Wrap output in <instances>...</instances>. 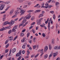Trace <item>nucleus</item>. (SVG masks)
Here are the masks:
<instances>
[{
  "label": "nucleus",
  "instance_id": "obj_1",
  "mask_svg": "<svg viewBox=\"0 0 60 60\" xmlns=\"http://www.w3.org/2000/svg\"><path fill=\"white\" fill-rule=\"evenodd\" d=\"M30 14L29 13L28 14V16H26L24 18V19H29V18L31 17V15H30Z\"/></svg>",
  "mask_w": 60,
  "mask_h": 60
},
{
  "label": "nucleus",
  "instance_id": "obj_2",
  "mask_svg": "<svg viewBox=\"0 0 60 60\" xmlns=\"http://www.w3.org/2000/svg\"><path fill=\"white\" fill-rule=\"evenodd\" d=\"M22 52L21 50H20L19 51V53H17L16 55V56H20L21 55V54Z\"/></svg>",
  "mask_w": 60,
  "mask_h": 60
},
{
  "label": "nucleus",
  "instance_id": "obj_3",
  "mask_svg": "<svg viewBox=\"0 0 60 60\" xmlns=\"http://www.w3.org/2000/svg\"><path fill=\"white\" fill-rule=\"evenodd\" d=\"M17 26L16 25H15L14 27L12 29V30L13 31V32H16V29H17Z\"/></svg>",
  "mask_w": 60,
  "mask_h": 60
},
{
  "label": "nucleus",
  "instance_id": "obj_4",
  "mask_svg": "<svg viewBox=\"0 0 60 60\" xmlns=\"http://www.w3.org/2000/svg\"><path fill=\"white\" fill-rule=\"evenodd\" d=\"M25 12V11L23 10H21V11H20V13H21V14H20V15H23V14H24Z\"/></svg>",
  "mask_w": 60,
  "mask_h": 60
},
{
  "label": "nucleus",
  "instance_id": "obj_5",
  "mask_svg": "<svg viewBox=\"0 0 60 60\" xmlns=\"http://www.w3.org/2000/svg\"><path fill=\"white\" fill-rule=\"evenodd\" d=\"M14 22H15L14 21H13L12 20H11V22L10 23L9 25H11H11H12L14 23Z\"/></svg>",
  "mask_w": 60,
  "mask_h": 60
},
{
  "label": "nucleus",
  "instance_id": "obj_6",
  "mask_svg": "<svg viewBox=\"0 0 60 60\" xmlns=\"http://www.w3.org/2000/svg\"><path fill=\"white\" fill-rule=\"evenodd\" d=\"M4 8V6L3 5H1L0 7V10H3Z\"/></svg>",
  "mask_w": 60,
  "mask_h": 60
},
{
  "label": "nucleus",
  "instance_id": "obj_7",
  "mask_svg": "<svg viewBox=\"0 0 60 60\" xmlns=\"http://www.w3.org/2000/svg\"><path fill=\"white\" fill-rule=\"evenodd\" d=\"M43 49H42L41 50L40 52V53H41L40 56H42V55L43 54Z\"/></svg>",
  "mask_w": 60,
  "mask_h": 60
},
{
  "label": "nucleus",
  "instance_id": "obj_8",
  "mask_svg": "<svg viewBox=\"0 0 60 60\" xmlns=\"http://www.w3.org/2000/svg\"><path fill=\"white\" fill-rule=\"evenodd\" d=\"M16 48H14L12 50V52L13 53H14V52H16Z\"/></svg>",
  "mask_w": 60,
  "mask_h": 60
},
{
  "label": "nucleus",
  "instance_id": "obj_9",
  "mask_svg": "<svg viewBox=\"0 0 60 60\" xmlns=\"http://www.w3.org/2000/svg\"><path fill=\"white\" fill-rule=\"evenodd\" d=\"M48 49V46H46V47H45L44 49V52H46L47 51V49Z\"/></svg>",
  "mask_w": 60,
  "mask_h": 60
},
{
  "label": "nucleus",
  "instance_id": "obj_10",
  "mask_svg": "<svg viewBox=\"0 0 60 60\" xmlns=\"http://www.w3.org/2000/svg\"><path fill=\"white\" fill-rule=\"evenodd\" d=\"M10 23L9 22H8V21H7L4 22V26H5V25H7V24H9Z\"/></svg>",
  "mask_w": 60,
  "mask_h": 60
},
{
  "label": "nucleus",
  "instance_id": "obj_11",
  "mask_svg": "<svg viewBox=\"0 0 60 60\" xmlns=\"http://www.w3.org/2000/svg\"><path fill=\"white\" fill-rule=\"evenodd\" d=\"M59 48H58V46H55L54 48V49H58Z\"/></svg>",
  "mask_w": 60,
  "mask_h": 60
},
{
  "label": "nucleus",
  "instance_id": "obj_12",
  "mask_svg": "<svg viewBox=\"0 0 60 60\" xmlns=\"http://www.w3.org/2000/svg\"><path fill=\"white\" fill-rule=\"evenodd\" d=\"M9 39L10 41V40H12L13 39V37H12V36H11L9 38Z\"/></svg>",
  "mask_w": 60,
  "mask_h": 60
},
{
  "label": "nucleus",
  "instance_id": "obj_13",
  "mask_svg": "<svg viewBox=\"0 0 60 60\" xmlns=\"http://www.w3.org/2000/svg\"><path fill=\"white\" fill-rule=\"evenodd\" d=\"M26 21V19H24V18L23 19V21L22 22V23H25Z\"/></svg>",
  "mask_w": 60,
  "mask_h": 60
},
{
  "label": "nucleus",
  "instance_id": "obj_14",
  "mask_svg": "<svg viewBox=\"0 0 60 60\" xmlns=\"http://www.w3.org/2000/svg\"><path fill=\"white\" fill-rule=\"evenodd\" d=\"M19 12L17 10H16L15 12V14H16V15H18V14H19Z\"/></svg>",
  "mask_w": 60,
  "mask_h": 60
},
{
  "label": "nucleus",
  "instance_id": "obj_15",
  "mask_svg": "<svg viewBox=\"0 0 60 60\" xmlns=\"http://www.w3.org/2000/svg\"><path fill=\"white\" fill-rule=\"evenodd\" d=\"M26 38H24L23 39H22L21 41V42H24L25 41V40Z\"/></svg>",
  "mask_w": 60,
  "mask_h": 60
},
{
  "label": "nucleus",
  "instance_id": "obj_16",
  "mask_svg": "<svg viewBox=\"0 0 60 60\" xmlns=\"http://www.w3.org/2000/svg\"><path fill=\"white\" fill-rule=\"evenodd\" d=\"M14 12L13 10L12 9L11 10L10 12V14H12Z\"/></svg>",
  "mask_w": 60,
  "mask_h": 60
},
{
  "label": "nucleus",
  "instance_id": "obj_17",
  "mask_svg": "<svg viewBox=\"0 0 60 60\" xmlns=\"http://www.w3.org/2000/svg\"><path fill=\"white\" fill-rule=\"evenodd\" d=\"M24 36V33H21V34L20 35V36H21V37H23Z\"/></svg>",
  "mask_w": 60,
  "mask_h": 60
},
{
  "label": "nucleus",
  "instance_id": "obj_18",
  "mask_svg": "<svg viewBox=\"0 0 60 60\" xmlns=\"http://www.w3.org/2000/svg\"><path fill=\"white\" fill-rule=\"evenodd\" d=\"M40 11H41L40 10H37L35 11V12L37 13V12H39Z\"/></svg>",
  "mask_w": 60,
  "mask_h": 60
},
{
  "label": "nucleus",
  "instance_id": "obj_19",
  "mask_svg": "<svg viewBox=\"0 0 60 60\" xmlns=\"http://www.w3.org/2000/svg\"><path fill=\"white\" fill-rule=\"evenodd\" d=\"M42 35L43 37H45V36H46V35H45V33H42Z\"/></svg>",
  "mask_w": 60,
  "mask_h": 60
},
{
  "label": "nucleus",
  "instance_id": "obj_20",
  "mask_svg": "<svg viewBox=\"0 0 60 60\" xmlns=\"http://www.w3.org/2000/svg\"><path fill=\"white\" fill-rule=\"evenodd\" d=\"M53 19L54 20H55L56 19V16H55V14H53Z\"/></svg>",
  "mask_w": 60,
  "mask_h": 60
},
{
  "label": "nucleus",
  "instance_id": "obj_21",
  "mask_svg": "<svg viewBox=\"0 0 60 60\" xmlns=\"http://www.w3.org/2000/svg\"><path fill=\"white\" fill-rule=\"evenodd\" d=\"M37 22L38 25H40L41 24V22H39V21L37 20Z\"/></svg>",
  "mask_w": 60,
  "mask_h": 60
},
{
  "label": "nucleus",
  "instance_id": "obj_22",
  "mask_svg": "<svg viewBox=\"0 0 60 60\" xmlns=\"http://www.w3.org/2000/svg\"><path fill=\"white\" fill-rule=\"evenodd\" d=\"M46 6H45V8H48L49 6V4H46Z\"/></svg>",
  "mask_w": 60,
  "mask_h": 60
},
{
  "label": "nucleus",
  "instance_id": "obj_23",
  "mask_svg": "<svg viewBox=\"0 0 60 60\" xmlns=\"http://www.w3.org/2000/svg\"><path fill=\"white\" fill-rule=\"evenodd\" d=\"M44 3L41 6V8H45V6H44Z\"/></svg>",
  "mask_w": 60,
  "mask_h": 60
},
{
  "label": "nucleus",
  "instance_id": "obj_24",
  "mask_svg": "<svg viewBox=\"0 0 60 60\" xmlns=\"http://www.w3.org/2000/svg\"><path fill=\"white\" fill-rule=\"evenodd\" d=\"M55 42V40H54V39H53L52 40V44H53Z\"/></svg>",
  "mask_w": 60,
  "mask_h": 60
},
{
  "label": "nucleus",
  "instance_id": "obj_25",
  "mask_svg": "<svg viewBox=\"0 0 60 60\" xmlns=\"http://www.w3.org/2000/svg\"><path fill=\"white\" fill-rule=\"evenodd\" d=\"M52 56V54H50L49 56V59H50V58Z\"/></svg>",
  "mask_w": 60,
  "mask_h": 60
},
{
  "label": "nucleus",
  "instance_id": "obj_26",
  "mask_svg": "<svg viewBox=\"0 0 60 60\" xmlns=\"http://www.w3.org/2000/svg\"><path fill=\"white\" fill-rule=\"evenodd\" d=\"M9 44H8L7 45L5 46L6 48H7L9 46Z\"/></svg>",
  "mask_w": 60,
  "mask_h": 60
},
{
  "label": "nucleus",
  "instance_id": "obj_27",
  "mask_svg": "<svg viewBox=\"0 0 60 60\" xmlns=\"http://www.w3.org/2000/svg\"><path fill=\"white\" fill-rule=\"evenodd\" d=\"M43 16V14H41L39 15V17H42Z\"/></svg>",
  "mask_w": 60,
  "mask_h": 60
},
{
  "label": "nucleus",
  "instance_id": "obj_28",
  "mask_svg": "<svg viewBox=\"0 0 60 60\" xmlns=\"http://www.w3.org/2000/svg\"><path fill=\"white\" fill-rule=\"evenodd\" d=\"M49 21V18H48V19H47V21H45V23L46 24H47Z\"/></svg>",
  "mask_w": 60,
  "mask_h": 60
},
{
  "label": "nucleus",
  "instance_id": "obj_29",
  "mask_svg": "<svg viewBox=\"0 0 60 60\" xmlns=\"http://www.w3.org/2000/svg\"><path fill=\"white\" fill-rule=\"evenodd\" d=\"M22 58V57L21 56H20L19 57L18 59V60H20L21 59V58Z\"/></svg>",
  "mask_w": 60,
  "mask_h": 60
},
{
  "label": "nucleus",
  "instance_id": "obj_30",
  "mask_svg": "<svg viewBox=\"0 0 60 60\" xmlns=\"http://www.w3.org/2000/svg\"><path fill=\"white\" fill-rule=\"evenodd\" d=\"M11 33V30H10L8 32V34H10Z\"/></svg>",
  "mask_w": 60,
  "mask_h": 60
},
{
  "label": "nucleus",
  "instance_id": "obj_31",
  "mask_svg": "<svg viewBox=\"0 0 60 60\" xmlns=\"http://www.w3.org/2000/svg\"><path fill=\"white\" fill-rule=\"evenodd\" d=\"M32 32H33V33H34H34H35V31H34V29H32Z\"/></svg>",
  "mask_w": 60,
  "mask_h": 60
},
{
  "label": "nucleus",
  "instance_id": "obj_32",
  "mask_svg": "<svg viewBox=\"0 0 60 60\" xmlns=\"http://www.w3.org/2000/svg\"><path fill=\"white\" fill-rule=\"evenodd\" d=\"M16 16H17V15H14L12 16V18H15V17H16Z\"/></svg>",
  "mask_w": 60,
  "mask_h": 60
},
{
  "label": "nucleus",
  "instance_id": "obj_33",
  "mask_svg": "<svg viewBox=\"0 0 60 60\" xmlns=\"http://www.w3.org/2000/svg\"><path fill=\"white\" fill-rule=\"evenodd\" d=\"M40 26L41 27H45V26L43 25H41Z\"/></svg>",
  "mask_w": 60,
  "mask_h": 60
},
{
  "label": "nucleus",
  "instance_id": "obj_34",
  "mask_svg": "<svg viewBox=\"0 0 60 60\" xmlns=\"http://www.w3.org/2000/svg\"><path fill=\"white\" fill-rule=\"evenodd\" d=\"M48 55H45L44 56V57H45V58H47L48 57Z\"/></svg>",
  "mask_w": 60,
  "mask_h": 60
},
{
  "label": "nucleus",
  "instance_id": "obj_35",
  "mask_svg": "<svg viewBox=\"0 0 60 60\" xmlns=\"http://www.w3.org/2000/svg\"><path fill=\"white\" fill-rule=\"evenodd\" d=\"M39 55V54L38 53L34 57H35V58H36V57H37L38 56V55Z\"/></svg>",
  "mask_w": 60,
  "mask_h": 60
},
{
  "label": "nucleus",
  "instance_id": "obj_36",
  "mask_svg": "<svg viewBox=\"0 0 60 60\" xmlns=\"http://www.w3.org/2000/svg\"><path fill=\"white\" fill-rule=\"evenodd\" d=\"M17 11H19L20 10L21 11V9H20V8H17Z\"/></svg>",
  "mask_w": 60,
  "mask_h": 60
},
{
  "label": "nucleus",
  "instance_id": "obj_37",
  "mask_svg": "<svg viewBox=\"0 0 60 60\" xmlns=\"http://www.w3.org/2000/svg\"><path fill=\"white\" fill-rule=\"evenodd\" d=\"M48 27L49 30H49H50V26H48Z\"/></svg>",
  "mask_w": 60,
  "mask_h": 60
},
{
  "label": "nucleus",
  "instance_id": "obj_38",
  "mask_svg": "<svg viewBox=\"0 0 60 60\" xmlns=\"http://www.w3.org/2000/svg\"><path fill=\"white\" fill-rule=\"evenodd\" d=\"M23 24H24L23 23H22L20 25H19V27H20V26H23Z\"/></svg>",
  "mask_w": 60,
  "mask_h": 60
},
{
  "label": "nucleus",
  "instance_id": "obj_39",
  "mask_svg": "<svg viewBox=\"0 0 60 60\" xmlns=\"http://www.w3.org/2000/svg\"><path fill=\"white\" fill-rule=\"evenodd\" d=\"M35 23V22H33L31 24V26H33V25H34Z\"/></svg>",
  "mask_w": 60,
  "mask_h": 60
},
{
  "label": "nucleus",
  "instance_id": "obj_40",
  "mask_svg": "<svg viewBox=\"0 0 60 60\" xmlns=\"http://www.w3.org/2000/svg\"><path fill=\"white\" fill-rule=\"evenodd\" d=\"M38 5H39V4H37L36 6H34V7H37V6H38Z\"/></svg>",
  "mask_w": 60,
  "mask_h": 60
},
{
  "label": "nucleus",
  "instance_id": "obj_41",
  "mask_svg": "<svg viewBox=\"0 0 60 60\" xmlns=\"http://www.w3.org/2000/svg\"><path fill=\"white\" fill-rule=\"evenodd\" d=\"M53 7V6L49 5V6H48V8H50V7Z\"/></svg>",
  "mask_w": 60,
  "mask_h": 60
},
{
  "label": "nucleus",
  "instance_id": "obj_42",
  "mask_svg": "<svg viewBox=\"0 0 60 60\" xmlns=\"http://www.w3.org/2000/svg\"><path fill=\"white\" fill-rule=\"evenodd\" d=\"M8 51H9V49H7L5 52V53H7V52H8Z\"/></svg>",
  "mask_w": 60,
  "mask_h": 60
},
{
  "label": "nucleus",
  "instance_id": "obj_43",
  "mask_svg": "<svg viewBox=\"0 0 60 60\" xmlns=\"http://www.w3.org/2000/svg\"><path fill=\"white\" fill-rule=\"evenodd\" d=\"M53 56L54 57H55L56 56V53H54Z\"/></svg>",
  "mask_w": 60,
  "mask_h": 60
},
{
  "label": "nucleus",
  "instance_id": "obj_44",
  "mask_svg": "<svg viewBox=\"0 0 60 60\" xmlns=\"http://www.w3.org/2000/svg\"><path fill=\"white\" fill-rule=\"evenodd\" d=\"M25 51L24 50H23L22 52V53L23 54H25Z\"/></svg>",
  "mask_w": 60,
  "mask_h": 60
},
{
  "label": "nucleus",
  "instance_id": "obj_45",
  "mask_svg": "<svg viewBox=\"0 0 60 60\" xmlns=\"http://www.w3.org/2000/svg\"><path fill=\"white\" fill-rule=\"evenodd\" d=\"M49 49L50 50H51V46L50 45H49Z\"/></svg>",
  "mask_w": 60,
  "mask_h": 60
},
{
  "label": "nucleus",
  "instance_id": "obj_46",
  "mask_svg": "<svg viewBox=\"0 0 60 60\" xmlns=\"http://www.w3.org/2000/svg\"><path fill=\"white\" fill-rule=\"evenodd\" d=\"M18 1H19V2L20 3H22V2H23V1L22 0H19Z\"/></svg>",
  "mask_w": 60,
  "mask_h": 60
},
{
  "label": "nucleus",
  "instance_id": "obj_47",
  "mask_svg": "<svg viewBox=\"0 0 60 60\" xmlns=\"http://www.w3.org/2000/svg\"><path fill=\"white\" fill-rule=\"evenodd\" d=\"M25 31H26V29H24L23 30H22V33H23V32H25Z\"/></svg>",
  "mask_w": 60,
  "mask_h": 60
},
{
  "label": "nucleus",
  "instance_id": "obj_48",
  "mask_svg": "<svg viewBox=\"0 0 60 60\" xmlns=\"http://www.w3.org/2000/svg\"><path fill=\"white\" fill-rule=\"evenodd\" d=\"M34 18L33 17V18H32L31 19V20H34Z\"/></svg>",
  "mask_w": 60,
  "mask_h": 60
},
{
  "label": "nucleus",
  "instance_id": "obj_49",
  "mask_svg": "<svg viewBox=\"0 0 60 60\" xmlns=\"http://www.w3.org/2000/svg\"><path fill=\"white\" fill-rule=\"evenodd\" d=\"M6 12L5 11H4L3 12H1L0 13V14H2V13H5V12Z\"/></svg>",
  "mask_w": 60,
  "mask_h": 60
},
{
  "label": "nucleus",
  "instance_id": "obj_50",
  "mask_svg": "<svg viewBox=\"0 0 60 60\" xmlns=\"http://www.w3.org/2000/svg\"><path fill=\"white\" fill-rule=\"evenodd\" d=\"M33 48L34 49H35V48H36V45H34L33 46Z\"/></svg>",
  "mask_w": 60,
  "mask_h": 60
},
{
  "label": "nucleus",
  "instance_id": "obj_51",
  "mask_svg": "<svg viewBox=\"0 0 60 60\" xmlns=\"http://www.w3.org/2000/svg\"><path fill=\"white\" fill-rule=\"evenodd\" d=\"M29 34H30L29 33H28L27 35V37H28L29 36Z\"/></svg>",
  "mask_w": 60,
  "mask_h": 60
},
{
  "label": "nucleus",
  "instance_id": "obj_52",
  "mask_svg": "<svg viewBox=\"0 0 60 60\" xmlns=\"http://www.w3.org/2000/svg\"><path fill=\"white\" fill-rule=\"evenodd\" d=\"M33 27V26H31L29 28V29H31V28H32Z\"/></svg>",
  "mask_w": 60,
  "mask_h": 60
},
{
  "label": "nucleus",
  "instance_id": "obj_53",
  "mask_svg": "<svg viewBox=\"0 0 60 60\" xmlns=\"http://www.w3.org/2000/svg\"><path fill=\"white\" fill-rule=\"evenodd\" d=\"M29 57L28 56H25V58H28Z\"/></svg>",
  "mask_w": 60,
  "mask_h": 60
},
{
  "label": "nucleus",
  "instance_id": "obj_54",
  "mask_svg": "<svg viewBox=\"0 0 60 60\" xmlns=\"http://www.w3.org/2000/svg\"><path fill=\"white\" fill-rule=\"evenodd\" d=\"M22 48H23V49H25V45H23L22 46Z\"/></svg>",
  "mask_w": 60,
  "mask_h": 60
},
{
  "label": "nucleus",
  "instance_id": "obj_55",
  "mask_svg": "<svg viewBox=\"0 0 60 60\" xmlns=\"http://www.w3.org/2000/svg\"><path fill=\"white\" fill-rule=\"evenodd\" d=\"M5 4H8L9 3V2H5Z\"/></svg>",
  "mask_w": 60,
  "mask_h": 60
},
{
  "label": "nucleus",
  "instance_id": "obj_56",
  "mask_svg": "<svg viewBox=\"0 0 60 60\" xmlns=\"http://www.w3.org/2000/svg\"><path fill=\"white\" fill-rule=\"evenodd\" d=\"M3 16H4L3 18H5L6 17V15H3Z\"/></svg>",
  "mask_w": 60,
  "mask_h": 60
},
{
  "label": "nucleus",
  "instance_id": "obj_57",
  "mask_svg": "<svg viewBox=\"0 0 60 60\" xmlns=\"http://www.w3.org/2000/svg\"><path fill=\"white\" fill-rule=\"evenodd\" d=\"M27 45V43L26 42H25L24 43V45L25 46H26Z\"/></svg>",
  "mask_w": 60,
  "mask_h": 60
},
{
  "label": "nucleus",
  "instance_id": "obj_58",
  "mask_svg": "<svg viewBox=\"0 0 60 60\" xmlns=\"http://www.w3.org/2000/svg\"><path fill=\"white\" fill-rule=\"evenodd\" d=\"M41 7V6L39 5L37 7V8H39Z\"/></svg>",
  "mask_w": 60,
  "mask_h": 60
},
{
  "label": "nucleus",
  "instance_id": "obj_59",
  "mask_svg": "<svg viewBox=\"0 0 60 60\" xmlns=\"http://www.w3.org/2000/svg\"><path fill=\"white\" fill-rule=\"evenodd\" d=\"M4 56V55H2L0 57V59H1V58H3V57Z\"/></svg>",
  "mask_w": 60,
  "mask_h": 60
},
{
  "label": "nucleus",
  "instance_id": "obj_60",
  "mask_svg": "<svg viewBox=\"0 0 60 60\" xmlns=\"http://www.w3.org/2000/svg\"><path fill=\"white\" fill-rule=\"evenodd\" d=\"M17 37H18L17 36H16L14 38V40H16L17 38Z\"/></svg>",
  "mask_w": 60,
  "mask_h": 60
},
{
  "label": "nucleus",
  "instance_id": "obj_61",
  "mask_svg": "<svg viewBox=\"0 0 60 60\" xmlns=\"http://www.w3.org/2000/svg\"><path fill=\"white\" fill-rule=\"evenodd\" d=\"M3 21H4L5 20V18H3Z\"/></svg>",
  "mask_w": 60,
  "mask_h": 60
},
{
  "label": "nucleus",
  "instance_id": "obj_62",
  "mask_svg": "<svg viewBox=\"0 0 60 60\" xmlns=\"http://www.w3.org/2000/svg\"><path fill=\"white\" fill-rule=\"evenodd\" d=\"M52 0H49L48 1V3H50L51 2V1Z\"/></svg>",
  "mask_w": 60,
  "mask_h": 60
},
{
  "label": "nucleus",
  "instance_id": "obj_63",
  "mask_svg": "<svg viewBox=\"0 0 60 60\" xmlns=\"http://www.w3.org/2000/svg\"><path fill=\"white\" fill-rule=\"evenodd\" d=\"M50 12L51 13H54V12L53 11H51Z\"/></svg>",
  "mask_w": 60,
  "mask_h": 60
},
{
  "label": "nucleus",
  "instance_id": "obj_64",
  "mask_svg": "<svg viewBox=\"0 0 60 60\" xmlns=\"http://www.w3.org/2000/svg\"><path fill=\"white\" fill-rule=\"evenodd\" d=\"M9 59L8 60H11V57H9Z\"/></svg>",
  "mask_w": 60,
  "mask_h": 60
}]
</instances>
